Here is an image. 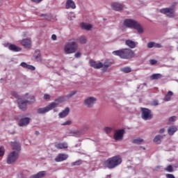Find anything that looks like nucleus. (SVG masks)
<instances>
[{"label": "nucleus", "mask_w": 178, "mask_h": 178, "mask_svg": "<svg viewBox=\"0 0 178 178\" xmlns=\"http://www.w3.org/2000/svg\"><path fill=\"white\" fill-rule=\"evenodd\" d=\"M69 136L71 137H78V136H81V131L76 129L71 130L69 132Z\"/></svg>", "instance_id": "nucleus-23"}, {"label": "nucleus", "mask_w": 178, "mask_h": 178, "mask_svg": "<svg viewBox=\"0 0 178 178\" xmlns=\"http://www.w3.org/2000/svg\"><path fill=\"white\" fill-rule=\"evenodd\" d=\"M47 172L45 171H40L35 175L31 176L30 178H42L45 177Z\"/></svg>", "instance_id": "nucleus-25"}, {"label": "nucleus", "mask_w": 178, "mask_h": 178, "mask_svg": "<svg viewBox=\"0 0 178 178\" xmlns=\"http://www.w3.org/2000/svg\"><path fill=\"white\" fill-rule=\"evenodd\" d=\"M159 133H160V134H162L165 133V128L161 129L159 130Z\"/></svg>", "instance_id": "nucleus-55"}, {"label": "nucleus", "mask_w": 178, "mask_h": 178, "mask_svg": "<svg viewBox=\"0 0 178 178\" xmlns=\"http://www.w3.org/2000/svg\"><path fill=\"white\" fill-rule=\"evenodd\" d=\"M176 120V116H172L169 118V122H175Z\"/></svg>", "instance_id": "nucleus-47"}, {"label": "nucleus", "mask_w": 178, "mask_h": 178, "mask_svg": "<svg viewBox=\"0 0 178 178\" xmlns=\"http://www.w3.org/2000/svg\"><path fill=\"white\" fill-rule=\"evenodd\" d=\"M4 47H8L10 51L13 52H20L22 51V48L16 46V44L5 43Z\"/></svg>", "instance_id": "nucleus-12"}, {"label": "nucleus", "mask_w": 178, "mask_h": 178, "mask_svg": "<svg viewBox=\"0 0 178 178\" xmlns=\"http://www.w3.org/2000/svg\"><path fill=\"white\" fill-rule=\"evenodd\" d=\"M55 147L56 148H57V149H66V148H67V143H56Z\"/></svg>", "instance_id": "nucleus-26"}, {"label": "nucleus", "mask_w": 178, "mask_h": 178, "mask_svg": "<svg viewBox=\"0 0 178 178\" xmlns=\"http://www.w3.org/2000/svg\"><path fill=\"white\" fill-rule=\"evenodd\" d=\"M29 65V64H27L26 63L22 62L20 64V66H22V67H24V69H27V66Z\"/></svg>", "instance_id": "nucleus-44"}, {"label": "nucleus", "mask_w": 178, "mask_h": 178, "mask_svg": "<svg viewBox=\"0 0 178 178\" xmlns=\"http://www.w3.org/2000/svg\"><path fill=\"white\" fill-rule=\"evenodd\" d=\"M81 28L82 29V30H86V31H90V30L92 29V25L90 24L83 22L81 24Z\"/></svg>", "instance_id": "nucleus-22"}, {"label": "nucleus", "mask_w": 178, "mask_h": 178, "mask_svg": "<svg viewBox=\"0 0 178 178\" xmlns=\"http://www.w3.org/2000/svg\"><path fill=\"white\" fill-rule=\"evenodd\" d=\"M51 38L54 40V41H55L56 40V35H52Z\"/></svg>", "instance_id": "nucleus-56"}, {"label": "nucleus", "mask_w": 178, "mask_h": 178, "mask_svg": "<svg viewBox=\"0 0 178 178\" xmlns=\"http://www.w3.org/2000/svg\"><path fill=\"white\" fill-rule=\"evenodd\" d=\"M35 134H36V136H38V134H40V132L38 131H36Z\"/></svg>", "instance_id": "nucleus-57"}, {"label": "nucleus", "mask_w": 178, "mask_h": 178, "mask_svg": "<svg viewBox=\"0 0 178 178\" xmlns=\"http://www.w3.org/2000/svg\"><path fill=\"white\" fill-rule=\"evenodd\" d=\"M159 12L162 13V15H165L167 17H170V19L175 17V8L172 7L161 8Z\"/></svg>", "instance_id": "nucleus-6"}, {"label": "nucleus", "mask_w": 178, "mask_h": 178, "mask_svg": "<svg viewBox=\"0 0 178 178\" xmlns=\"http://www.w3.org/2000/svg\"><path fill=\"white\" fill-rule=\"evenodd\" d=\"M76 92H77L75 90L71 92L70 94L67 95L68 98L73 97V95H76Z\"/></svg>", "instance_id": "nucleus-43"}, {"label": "nucleus", "mask_w": 178, "mask_h": 178, "mask_svg": "<svg viewBox=\"0 0 178 178\" xmlns=\"http://www.w3.org/2000/svg\"><path fill=\"white\" fill-rule=\"evenodd\" d=\"M26 102H28V104H34L35 102V98L33 95H30Z\"/></svg>", "instance_id": "nucleus-34"}, {"label": "nucleus", "mask_w": 178, "mask_h": 178, "mask_svg": "<svg viewBox=\"0 0 178 178\" xmlns=\"http://www.w3.org/2000/svg\"><path fill=\"white\" fill-rule=\"evenodd\" d=\"M77 48H79L77 42L71 40L65 43L64 51L65 54H74L77 51Z\"/></svg>", "instance_id": "nucleus-5"}, {"label": "nucleus", "mask_w": 178, "mask_h": 178, "mask_svg": "<svg viewBox=\"0 0 178 178\" xmlns=\"http://www.w3.org/2000/svg\"><path fill=\"white\" fill-rule=\"evenodd\" d=\"M172 95H173V92L168 91V94L164 97V101H170V98H172Z\"/></svg>", "instance_id": "nucleus-33"}, {"label": "nucleus", "mask_w": 178, "mask_h": 178, "mask_svg": "<svg viewBox=\"0 0 178 178\" xmlns=\"http://www.w3.org/2000/svg\"><path fill=\"white\" fill-rule=\"evenodd\" d=\"M75 17H76V15L74 14V13H69L68 19L70 20H73V19H74Z\"/></svg>", "instance_id": "nucleus-39"}, {"label": "nucleus", "mask_w": 178, "mask_h": 178, "mask_svg": "<svg viewBox=\"0 0 178 178\" xmlns=\"http://www.w3.org/2000/svg\"><path fill=\"white\" fill-rule=\"evenodd\" d=\"M121 72H123V73H130L131 72V68L129 67H125L121 68Z\"/></svg>", "instance_id": "nucleus-35"}, {"label": "nucleus", "mask_w": 178, "mask_h": 178, "mask_svg": "<svg viewBox=\"0 0 178 178\" xmlns=\"http://www.w3.org/2000/svg\"><path fill=\"white\" fill-rule=\"evenodd\" d=\"M106 178H111V175H107Z\"/></svg>", "instance_id": "nucleus-58"}, {"label": "nucleus", "mask_w": 178, "mask_h": 178, "mask_svg": "<svg viewBox=\"0 0 178 178\" xmlns=\"http://www.w3.org/2000/svg\"><path fill=\"white\" fill-rule=\"evenodd\" d=\"M65 8L67 9H76V3L73 0H67L65 3Z\"/></svg>", "instance_id": "nucleus-19"}, {"label": "nucleus", "mask_w": 178, "mask_h": 178, "mask_svg": "<svg viewBox=\"0 0 178 178\" xmlns=\"http://www.w3.org/2000/svg\"><path fill=\"white\" fill-rule=\"evenodd\" d=\"M11 95L13 97H15V98H19V95H17V92L13 91L11 92Z\"/></svg>", "instance_id": "nucleus-46"}, {"label": "nucleus", "mask_w": 178, "mask_h": 178, "mask_svg": "<svg viewBox=\"0 0 178 178\" xmlns=\"http://www.w3.org/2000/svg\"><path fill=\"white\" fill-rule=\"evenodd\" d=\"M153 105H154V106H158V105H159V103L158 102V100H154V101L153 102Z\"/></svg>", "instance_id": "nucleus-53"}, {"label": "nucleus", "mask_w": 178, "mask_h": 178, "mask_svg": "<svg viewBox=\"0 0 178 178\" xmlns=\"http://www.w3.org/2000/svg\"><path fill=\"white\" fill-rule=\"evenodd\" d=\"M123 25L127 29H134L135 30H137L138 33L140 34L143 33L144 31L141 25H140L136 19H126L123 22Z\"/></svg>", "instance_id": "nucleus-4"}, {"label": "nucleus", "mask_w": 178, "mask_h": 178, "mask_svg": "<svg viewBox=\"0 0 178 178\" xmlns=\"http://www.w3.org/2000/svg\"><path fill=\"white\" fill-rule=\"evenodd\" d=\"M19 159V152L13 151L11 152L7 158V163L11 165V163H15L16 161Z\"/></svg>", "instance_id": "nucleus-7"}, {"label": "nucleus", "mask_w": 178, "mask_h": 178, "mask_svg": "<svg viewBox=\"0 0 178 178\" xmlns=\"http://www.w3.org/2000/svg\"><path fill=\"white\" fill-rule=\"evenodd\" d=\"M149 63L151 65H156L157 61L156 60H150Z\"/></svg>", "instance_id": "nucleus-48"}, {"label": "nucleus", "mask_w": 178, "mask_h": 178, "mask_svg": "<svg viewBox=\"0 0 178 178\" xmlns=\"http://www.w3.org/2000/svg\"><path fill=\"white\" fill-rule=\"evenodd\" d=\"M30 123V118H22L19 122V126L20 127H24V126H27Z\"/></svg>", "instance_id": "nucleus-20"}, {"label": "nucleus", "mask_w": 178, "mask_h": 178, "mask_svg": "<svg viewBox=\"0 0 178 178\" xmlns=\"http://www.w3.org/2000/svg\"><path fill=\"white\" fill-rule=\"evenodd\" d=\"M69 158V155L66 154H58L56 157L54 159V161L56 162H63V161H66Z\"/></svg>", "instance_id": "nucleus-14"}, {"label": "nucleus", "mask_w": 178, "mask_h": 178, "mask_svg": "<svg viewBox=\"0 0 178 178\" xmlns=\"http://www.w3.org/2000/svg\"><path fill=\"white\" fill-rule=\"evenodd\" d=\"M27 100L24 101L22 99H18V106L22 111H26L27 109Z\"/></svg>", "instance_id": "nucleus-16"}, {"label": "nucleus", "mask_w": 178, "mask_h": 178, "mask_svg": "<svg viewBox=\"0 0 178 178\" xmlns=\"http://www.w3.org/2000/svg\"><path fill=\"white\" fill-rule=\"evenodd\" d=\"M89 63L90 66H91V67H93L94 69H101L104 66V63L99 61L97 62L92 60H90L89 61Z\"/></svg>", "instance_id": "nucleus-15"}, {"label": "nucleus", "mask_w": 178, "mask_h": 178, "mask_svg": "<svg viewBox=\"0 0 178 178\" xmlns=\"http://www.w3.org/2000/svg\"><path fill=\"white\" fill-rule=\"evenodd\" d=\"M111 66H112V63L109 61H106L102 66L103 71L106 72L108 70V68L111 67Z\"/></svg>", "instance_id": "nucleus-31"}, {"label": "nucleus", "mask_w": 178, "mask_h": 178, "mask_svg": "<svg viewBox=\"0 0 178 178\" xmlns=\"http://www.w3.org/2000/svg\"><path fill=\"white\" fill-rule=\"evenodd\" d=\"M44 99H49V98H51V96L48 94H45L44 95Z\"/></svg>", "instance_id": "nucleus-52"}, {"label": "nucleus", "mask_w": 178, "mask_h": 178, "mask_svg": "<svg viewBox=\"0 0 178 178\" xmlns=\"http://www.w3.org/2000/svg\"><path fill=\"white\" fill-rule=\"evenodd\" d=\"M83 163V161L81 160H78L75 162H73L71 163V166H79Z\"/></svg>", "instance_id": "nucleus-37"}, {"label": "nucleus", "mask_w": 178, "mask_h": 178, "mask_svg": "<svg viewBox=\"0 0 178 178\" xmlns=\"http://www.w3.org/2000/svg\"><path fill=\"white\" fill-rule=\"evenodd\" d=\"M79 42L80 44H86V42H87V38H86V36H81L79 38Z\"/></svg>", "instance_id": "nucleus-36"}, {"label": "nucleus", "mask_w": 178, "mask_h": 178, "mask_svg": "<svg viewBox=\"0 0 178 178\" xmlns=\"http://www.w3.org/2000/svg\"><path fill=\"white\" fill-rule=\"evenodd\" d=\"M34 58L36 62H41V53H40V51L35 50Z\"/></svg>", "instance_id": "nucleus-29"}, {"label": "nucleus", "mask_w": 178, "mask_h": 178, "mask_svg": "<svg viewBox=\"0 0 178 178\" xmlns=\"http://www.w3.org/2000/svg\"><path fill=\"white\" fill-rule=\"evenodd\" d=\"M54 112H57L56 109H54Z\"/></svg>", "instance_id": "nucleus-59"}, {"label": "nucleus", "mask_w": 178, "mask_h": 178, "mask_svg": "<svg viewBox=\"0 0 178 178\" xmlns=\"http://www.w3.org/2000/svg\"><path fill=\"white\" fill-rule=\"evenodd\" d=\"M140 111L142 112L141 116L143 120H151V119H152L153 115L151 110L145 108H141Z\"/></svg>", "instance_id": "nucleus-8"}, {"label": "nucleus", "mask_w": 178, "mask_h": 178, "mask_svg": "<svg viewBox=\"0 0 178 178\" xmlns=\"http://www.w3.org/2000/svg\"><path fill=\"white\" fill-rule=\"evenodd\" d=\"M111 9L113 10H115L116 12H120V10H123L124 6L122 3L120 2H113L111 4Z\"/></svg>", "instance_id": "nucleus-11"}, {"label": "nucleus", "mask_w": 178, "mask_h": 178, "mask_svg": "<svg viewBox=\"0 0 178 178\" xmlns=\"http://www.w3.org/2000/svg\"><path fill=\"white\" fill-rule=\"evenodd\" d=\"M165 170H166V172H170V173H172V172H173V167L170 165L166 168H165Z\"/></svg>", "instance_id": "nucleus-40"}, {"label": "nucleus", "mask_w": 178, "mask_h": 178, "mask_svg": "<svg viewBox=\"0 0 178 178\" xmlns=\"http://www.w3.org/2000/svg\"><path fill=\"white\" fill-rule=\"evenodd\" d=\"M70 112V108L69 107L65 108L62 112L58 113V117L60 119H63L64 118H66L67 115H69Z\"/></svg>", "instance_id": "nucleus-18"}, {"label": "nucleus", "mask_w": 178, "mask_h": 178, "mask_svg": "<svg viewBox=\"0 0 178 178\" xmlns=\"http://www.w3.org/2000/svg\"><path fill=\"white\" fill-rule=\"evenodd\" d=\"M75 58H80L81 56V53L77 52L74 54Z\"/></svg>", "instance_id": "nucleus-50"}, {"label": "nucleus", "mask_w": 178, "mask_h": 178, "mask_svg": "<svg viewBox=\"0 0 178 178\" xmlns=\"http://www.w3.org/2000/svg\"><path fill=\"white\" fill-rule=\"evenodd\" d=\"M177 131V127H170L168 133L170 136H173Z\"/></svg>", "instance_id": "nucleus-27"}, {"label": "nucleus", "mask_w": 178, "mask_h": 178, "mask_svg": "<svg viewBox=\"0 0 178 178\" xmlns=\"http://www.w3.org/2000/svg\"><path fill=\"white\" fill-rule=\"evenodd\" d=\"M163 138V136L157 135V136H155V138H154L153 141L156 144H161V143H162V139Z\"/></svg>", "instance_id": "nucleus-28"}, {"label": "nucleus", "mask_w": 178, "mask_h": 178, "mask_svg": "<svg viewBox=\"0 0 178 178\" xmlns=\"http://www.w3.org/2000/svg\"><path fill=\"white\" fill-rule=\"evenodd\" d=\"M123 136H124V129H118L115 131L113 138L115 141H120L123 140Z\"/></svg>", "instance_id": "nucleus-10"}, {"label": "nucleus", "mask_w": 178, "mask_h": 178, "mask_svg": "<svg viewBox=\"0 0 178 178\" xmlns=\"http://www.w3.org/2000/svg\"><path fill=\"white\" fill-rule=\"evenodd\" d=\"M64 99L63 97H59L55 102L50 103L46 107L40 108L38 109V113L40 115H44V113H47L49 112V111H52V109H55V108H58L59 104H62Z\"/></svg>", "instance_id": "nucleus-3"}, {"label": "nucleus", "mask_w": 178, "mask_h": 178, "mask_svg": "<svg viewBox=\"0 0 178 178\" xmlns=\"http://www.w3.org/2000/svg\"><path fill=\"white\" fill-rule=\"evenodd\" d=\"M83 104L86 108H94V104H97V99L95 97H88Z\"/></svg>", "instance_id": "nucleus-9"}, {"label": "nucleus", "mask_w": 178, "mask_h": 178, "mask_svg": "<svg viewBox=\"0 0 178 178\" xmlns=\"http://www.w3.org/2000/svg\"><path fill=\"white\" fill-rule=\"evenodd\" d=\"M113 55L119 56L121 59H131L136 54L131 49L126 48L113 51Z\"/></svg>", "instance_id": "nucleus-2"}, {"label": "nucleus", "mask_w": 178, "mask_h": 178, "mask_svg": "<svg viewBox=\"0 0 178 178\" xmlns=\"http://www.w3.org/2000/svg\"><path fill=\"white\" fill-rule=\"evenodd\" d=\"M41 17H44V19H46L47 20H48V15H47V14H42Z\"/></svg>", "instance_id": "nucleus-54"}, {"label": "nucleus", "mask_w": 178, "mask_h": 178, "mask_svg": "<svg viewBox=\"0 0 178 178\" xmlns=\"http://www.w3.org/2000/svg\"><path fill=\"white\" fill-rule=\"evenodd\" d=\"M125 44L127 47L131 48V49H134L138 45V42H136L131 40H127L125 41Z\"/></svg>", "instance_id": "nucleus-17"}, {"label": "nucleus", "mask_w": 178, "mask_h": 178, "mask_svg": "<svg viewBox=\"0 0 178 178\" xmlns=\"http://www.w3.org/2000/svg\"><path fill=\"white\" fill-rule=\"evenodd\" d=\"M166 177L167 178H176V177H175V175H173L172 174H167Z\"/></svg>", "instance_id": "nucleus-49"}, {"label": "nucleus", "mask_w": 178, "mask_h": 178, "mask_svg": "<svg viewBox=\"0 0 178 178\" xmlns=\"http://www.w3.org/2000/svg\"><path fill=\"white\" fill-rule=\"evenodd\" d=\"M32 2H34L35 3H40L42 2V0H31Z\"/></svg>", "instance_id": "nucleus-51"}, {"label": "nucleus", "mask_w": 178, "mask_h": 178, "mask_svg": "<svg viewBox=\"0 0 178 178\" xmlns=\"http://www.w3.org/2000/svg\"><path fill=\"white\" fill-rule=\"evenodd\" d=\"M26 69H29V70H35V67L28 65V66L26 67Z\"/></svg>", "instance_id": "nucleus-45"}, {"label": "nucleus", "mask_w": 178, "mask_h": 178, "mask_svg": "<svg viewBox=\"0 0 178 178\" xmlns=\"http://www.w3.org/2000/svg\"><path fill=\"white\" fill-rule=\"evenodd\" d=\"M72 122L70 120H67L61 124V126H70Z\"/></svg>", "instance_id": "nucleus-41"}, {"label": "nucleus", "mask_w": 178, "mask_h": 178, "mask_svg": "<svg viewBox=\"0 0 178 178\" xmlns=\"http://www.w3.org/2000/svg\"><path fill=\"white\" fill-rule=\"evenodd\" d=\"M20 44L24 47L26 49H30L31 48V39L30 38H25L22 40H19Z\"/></svg>", "instance_id": "nucleus-13"}, {"label": "nucleus", "mask_w": 178, "mask_h": 178, "mask_svg": "<svg viewBox=\"0 0 178 178\" xmlns=\"http://www.w3.org/2000/svg\"><path fill=\"white\" fill-rule=\"evenodd\" d=\"M113 129L111 127H106L104 128V131H106V134H111Z\"/></svg>", "instance_id": "nucleus-38"}, {"label": "nucleus", "mask_w": 178, "mask_h": 178, "mask_svg": "<svg viewBox=\"0 0 178 178\" xmlns=\"http://www.w3.org/2000/svg\"><path fill=\"white\" fill-rule=\"evenodd\" d=\"M122 161L123 160L120 156H114L104 161L103 163V166L104 168H107L108 169H115V168L119 166Z\"/></svg>", "instance_id": "nucleus-1"}, {"label": "nucleus", "mask_w": 178, "mask_h": 178, "mask_svg": "<svg viewBox=\"0 0 178 178\" xmlns=\"http://www.w3.org/2000/svg\"><path fill=\"white\" fill-rule=\"evenodd\" d=\"M147 47L149 49L151 48H162V44L159 43H156L155 42H149L147 44Z\"/></svg>", "instance_id": "nucleus-21"}, {"label": "nucleus", "mask_w": 178, "mask_h": 178, "mask_svg": "<svg viewBox=\"0 0 178 178\" xmlns=\"http://www.w3.org/2000/svg\"><path fill=\"white\" fill-rule=\"evenodd\" d=\"M11 147L13 149H15V151H17V152H18L21 149L20 143L16 141L11 143Z\"/></svg>", "instance_id": "nucleus-24"}, {"label": "nucleus", "mask_w": 178, "mask_h": 178, "mask_svg": "<svg viewBox=\"0 0 178 178\" xmlns=\"http://www.w3.org/2000/svg\"><path fill=\"white\" fill-rule=\"evenodd\" d=\"M151 80H158L159 79H162V74H153L150 76Z\"/></svg>", "instance_id": "nucleus-32"}, {"label": "nucleus", "mask_w": 178, "mask_h": 178, "mask_svg": "<svg viewBox=\"0 0 178 178\" xmlns=\"http://www.w3.org/2000/svg\"><path fill=\"white\" fill-rule=\"evenodd\" d=\"M5 155V149L3 147H0V157Z\"/></svg>", "instance_id": "nucleus-42"}, {"label": "nucleus", "mask_w": 178, "mask_h": 178, "mask_svg": "<svg viewBox=\"0 0 178 178\" xmlns=\"http://www.w3.org/2000/svg\"><path fill=\"white\" fill-rule=\"evenodd\" d=\"M131 143L133 144H136L138 145H140V144H142V143H144V139L141 138H134L131 140Z\"/></svg>", "instance_id": "nucleus-30"}]
</instances>
